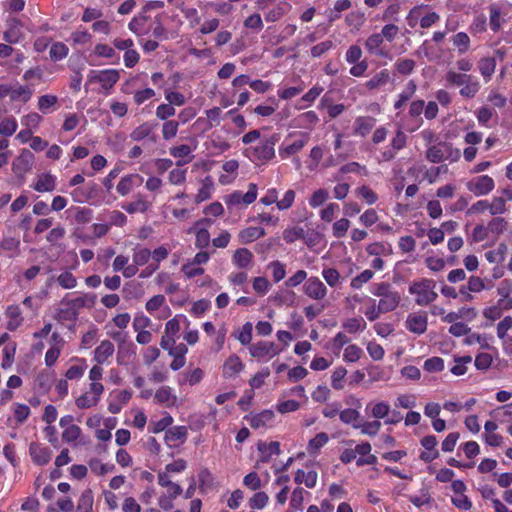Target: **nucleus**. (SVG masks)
<instances>
[{
	"mask_svg": "<svg viewBox=\"0 0 512 512\" xmlns=\"http://www.w3.org/2000/svg\"><path fill=\"white\" fill-rule=\"evenodd\" d=\"M277 135L261 139L256 145H250L243 150V155L257 166L265 165L275 157Z\"/></svg>",
	"mask_w": 512,
	"mask_h": 512,
	"instance_id": "obj_1",
	"label": "nucleus"
},
{
	"mask_svg": "<svg viewBox=\"0 0 512 512\" xmlns=\"http://www.w3.org/2000/svg\"><path fill=\"white\" fill-rule=\"evenodd\" d=\"M445 81L448 85L460 87L459 94L466 99L474 98L481 88V84L475 76L454 69H449L446 72Z\"/></svg>",
	"mask_w": 512,
	"mask_h": 512,
	"instance_id": "obj_2",
	"label": "nucleus"
},
{
	"mask_svg": "<svg viewBox=\"0 0 512 512\" xmlns=\"http://www.w3.org/2000/svg\"><path fill=\"white\" fill-rule=\"evenodd\" d=\"M435 288L436 282L433 279L421 278L414 280L409 285L408 291L414 296V301L417 305L429 306L438 298Z\"/></svg>",
	"mask_w": 512,
	"mask_h": 512,
	"instance_id": "obj_3",
	"label": "nucleus"
},
{
	"mask_svg": "<svg viewBox=\"0 0 512 512\" xmlns=\"http://www.w3.org/2000/svg\"><path fill=\"white\" fill-rule=\"evenodd\" d=\"M120 79V72L116 69L91 70L87 75L88 84L98 83L105 94H110L115 84Z\"/></svg>",
	"mask_w": 512,
	"mask_h": 512,
	"instance_id": "obj_4",
	"label": "nucleus"
},
{
	"mask_svg": "<svg viewBox=\"0 0 512 512\" xmlns=\"http://www.w3.org/2000/svg\"><path fill=\"white\" fill-rule=\"evenodd\" d=\"M250 355L259 362L266 363L282 352L274 342L257 341L248 347Z\"/></svg>",
	"mask_w": 512,
	"mask_h": 512,
	"instance_id": "obj_5",
	"label": "nucleus"
},
{
	"mask_svg": "<svg viewBox=\"0 0 512 512\" xmlns=\"http://www.w3.org/2000/svg\"><path fill=\"white\" fill-rule=\"evenodd\" d=\"M364 48L370 56L392 60L388 46L378 33H373L366 38Z\"/></svg>",
	"mask_w": 512,
	"mask_h": 512,
	"instance_id": "obj_6",
	"label": "nucleus"
},
{
	"mask_svg": "<svg viewBox=\"0 0 512 512\" xmlns=\"http://www.w3.org/2000/svg\"><path fill=\"white\" fill-rule=\"evenodd\" d=\"M424 112V101L423 100H415L412 101L409 106L408 117L402 123L403 129L408 132H414L420 128L423 123L421 119V114Z\"/></svg>",
	"mask_w": 512,
	"mask_h": 512,
	"instance_id": "obj_7",
	"label": "nucleus"
},
{
	"mask_svg": "<svg viewBox=\"0 0 512 512\" xmlns=\"http://www.w3.org/2000/svg\"><path fill=\"white\" fill-rule=\"evenodd\" d=\"M104 393V386L89 385L88 390L82 393L75 400V405L79 409H88L95 407Z\"/></svg>",
	"mask_w": 512,
	"mask_h": 512,
	"instance_id": "obj_8",
	"label": "nucleus"
},
{
	"mask_svg": "<svg viewBox=\"0 0 512 512\" xmlns=\"http://www.w3.org/2000/svg\"><path fill=\"white\" fill-rule=\"evenodd\" d=\"M257 198V185L254 183H250L248 186V191L246 193H242L241 191H234L231 194H228L224 197L225 204L227 206H239V205H249L253 203Z\"/></svg>",
	"mask_w": 512,
	"mask_h": 512,
	"instance_id": "obj_9",
	"label": "nucleus"
},
{
	"mask_svg": "<svg viewBox=\"0 0 512 512\" xmlns=\"http://www.w3.org/2000/svg\"><path fill=\"white\" fill-rule=\"evenodd\" d=\"M148 313L157 319H166L170 316L171 310L166 304L164 295L158 294L151 297L145 305Z\"/></svg>",
	"mask_w": 512,
	"mask_h": 512,
	"instance_id": "obj_10",
	"label": "nucleus"
},
{
	"mask_svg": "<svg viewBox=\"0 0 512 512\" xmlns=\"http://www.w3.org/2000/svg\"><path fill=\"white\" fill-rule=\"evenodd\" d=\"M274 418L275 414L270 409L262 410L259 413H250L244 416V420H246L249 425L256 430H265L272 427Z\"/></svg>",
	"mask_w": 512,
	"mask_h": 512,
	"instance_id": "obj_11",
	"label": "nucleus"
},
{
	"mask_svg": "<svg viewBox=\"0 0 512 512\" xmlns=\"http://www.w3.org/2000/svg\"><path fill=\"white\" fill-rule=\"evenodd\" d=\"M406 329L416 335H422L428 327V316L424 311H417L408 314L405 321Z\"/></svg>",
	"mask_w": 512,
	"mask_h": 512,
	"instance_id": "obj_12",
	"label": "nucleus"
},
{
	"mask_svg": "<svg viewBox=\"0 0 512 512\" xmlns=\"http://www.w3.org/2000/svg\"><path fill=\"white\" fill-rule=\"evenodd\" d=\"M495 187V182L488 175H481L472 178L467 183V189L476 196H485L489 194Z\"/></svg>",
	"mask_w": 512,
	"mask_h": 512,
	"instance_id": "obj_13",
	"label": "nucleus"
},
{
	"mask_svg": "<svg viewBox=\"0 0 512 512\" xmlns=\"http://www.w3.org/2000/svg\"><path fill=\"white\" fill-rule=\"evenodd\" d=\"M34 162V154L28 149H22L12 162V170L16 175L23 176L32 169Z\"/></svg>",
	"mask_w": 512,
	"mask_h": 512,
	"instance_id": "obj_14",
	"label": "nucleus"
},
{
	"mask_svg": "<svg viewBox=\"0 0 512 512\" xmlns=\"http://www.w3.org/2000/svg\"><path fill=\"white\" fill-rule=\"evenodd\" d=\"M304 294L313 300H322L327 295V288L318 277L307 279L303 287Z\"/></svg>",
	"mask_w": 512,
	"mask_h": 512,
	"instance_id": "obj_15",
	"label": "nucleus"
},
{
	"mask_svg": "<svg viewBox=\"0 0 512 512\" xmlns=\"http://www.w3.org/2000/svg\"><path fill=\"white\" fill-rule=\"evenodd\" d=\"M156 127V123H152L149 121L143 122L142 124H140L132 130L129 137L132 141L135 142H140L144 139H149L152 142H156L157 135L154 133Z\"/></svg>",
	"mask_w": 512,
	"mask_h": 512,
	"instance_id": "obj_16",
	"label": "nucleus"
},
{
	"mask_svg": "<svg viewBox=\"0 0 512 512\" xmlns=\"http://www.w3.org/2000/svg\"><path fill=\"white\" fill-rule=\"evenodd\" d=\"M154 401L166 408L178 406V397L170 386L159 387L154 394Z\"/></svg>",
	"mask_w": 512,
	"mask_h": 512,
	"instance_id": "obj_17",
	"label": "nucleus"
},
{
	"mask_svg": "<svg viewBox=\"0 0 512 512\" xmlns=\"http://www.w3.org/2000/svg\"><path fill=\"white\" fill-rule=\"evenodd\" d=\"M393 79L388 69H381L376 72L370 79H368L363 85L366 90L375 92L392 83Z\"/></svg>",
	"mask_w": 512,
	"mask_h": 512,
	"instance_id": "obj_18",
	"label": "nucleus"
},
{
	"mask_svg": "<svg viewBox=\"0 0 512 512\" xmlns=\"http://www.w3.org/2000/svg\"><path fill=\"white\" fill-rule=\"evenodd\" d=\"M29 455L35 464L43 466L48 464L51 460L52 451L49 447L32 442L29 446Z\"/></svg>",
	"mask_w": 512,
	"mask_h": 512,
	"instance_id": "obj_19",
	"label": "nucleus"
},
{
	"mask_svg": "<svg viewBox=\"0 0 512 512\" xmlns=\"http://www.w3.org/2000/svg\"><path fill=\"white\" fill-rule=\"evenodd\" d=\"M115 352L114 344L110 340H103L93 351V360L96 364H109Z\"/></svg>",
	"mask_w": 512,
	"mask_h": 512,
	"instance_id": "obj_20",
	"label": "nucleus"
},
{
	"mask_svg": "<svg viewBox=\"0 0 512 512\" xmlns=\"http://www.w3.org/2000/svg\"><path fill=\"white\" fill-rule=\"evenodd\" d=\"M144 179L140 174L132 173L121 178L116 186L117 192L121 196L128 195L133 189L142 185Z\"/></svg>",
	"mask_w": 512,
	"mask_h": 512,
	"instance_id": "obj_21",
	"label": "nucleus"
},
{
	"mask_svg": "<svg viewBox=\"0 0 512 512\" xmlns=\"http://www.w3.org/2000/svg\"><path fill=\"white\" fill-rule=\"evenodd\" d=\"M371 450L372 447L369 442H362L355 446L354 452L356 456H360L356 461L357 466L375 465L377 463V457L371 454Z\"/></svg>",
	"mask_w": 512,
	"mask_h": 512,
	"instance_id": "obj_22",
	"label": "nucleus"
},
{
	"mask_svg": "<svg viewBox=\"0 0 512 512\" xmlns=\"http://www.w3.org/2000/svg\"><path fill=\"white\" fill-rule=\"evenodd\" d=\"M95 302V296L90 294H80L75 297H70V294H67L62 299V303L64 305L71 306L75 312L79 313V309L84 307H92Z\"/></svg>",
	"mask_w": 512,
	"mask_h": 512,
	"instance_id": "obj_23",
	"label": "nucleus"
},
{
	"mask_svg": "<svg viewBox=\"0 0 512 512\" xmlns=\"http://www.w3.org/2000/svg\"><path fill=\"white\" fill-rule=\"evenodd\" d=\"M291 9V5L286 1H278L264 12V18L267 22L279 21Z\"/></svg>",
	"mask_w": 512,
	"mask_h": 512,
	"instance_id": "obj_24",
	"label": "nucleus"
},
{
	"mask_svg": "<svg viewBox=\"0 0 512 512\" xmlns=\"http://www.w3.org/2000/svg\"><path fill=\"white\" fill-rule=\"evenodd\" d=\"M319 121L318 115L314 111H307L299 114L292 119L291 125L299 129H312Z\"/></svg>",
	"mask_w": 512,
	"mask_h": 512,
	"instance_id": "obj_25",
	"label": "nucleus"
},
{
	"mask_svg": "<svg viewBox=\"0 0 512 512\" xmlns=\"http://www.w3.org/2000/svg\"><path fill=\"white\" fill-rule=\"evenodd\" d=\"M253 260V253L247 248H238L232 256V263L239 269L250 268L253 264Z\"/></svg>",
	"mask_w": 512,
	"mask_h": 512,
	"instance_id": "obj_26",
	"label": "nucleus"
},
{
	"mask_svg": "<svg viewBox=\"0 0 512 512\" xmlns=\"http://www.w3.org/2000/svg\"><path fill=\"white\" fill-rule=\"evenodd\" d=\"M73 363L66 371L65 377L67 380H79L83 377L86 369L87 362L84 358L74 357L71 359Z\"/></svg>",
	"mask_w": 512,
	"mask_h": 512,
	"instance_id": "obj_27",
	"label": "nucleus"
},
{
	"mask_svg": "<svg viewBox=\"0 0 512 512\" xmlns=\"http://www.w3.org/2000/svg\"><path fill=\"white\" fill-rule=\"evenodd\" d=\"M136 357V346L132 343L120 344L117 351V363L119 365H128Z\"/></svg>",
	"mask_w": 512,
	"mask_h": 512,
	"instance_id": "obj_28",
	"label": "nucleus"
},
{
	"mask_svg": "<svg viewBox=\"0 0 512 512\" xmlns=\"http://www.w3.org/2000/svg\"><path fill=\"white\" fill-rule=\"evenodd\" d=\"M266 231L260 226H250L239 231L238 239L242 244H249L265 236Z\"/></svg>",
	"mask_w": 512,
	"mask_h": 512,
	"instance_id": "obj_29",
	"label": "nucleus"
},
{
	"mask_svg": "<svg viewBox=\"0 0 512 512\" xmlns=\"http://www.w3.org/2000/svg\"><path fill=\"white\" fill-rule=\"evenodd\" d=\"M244 368V364L237 355H231L223 365V377L234 378Z\"/></svg>",
	"mask_w": 512,
	"mask_h": 512,
	"instance_id": "obj_30",
	"label": "nucleus"
},
{
	"mask_svg": "<svg viewBox=\"0 0 512 512\" xmlns=\"http://www.w3.org/2000/svg\"><path fill=\"white\" fill-rule=\"evenodd\" d=\"M400 301V293L394 290L388 295L383 296L379 299V310H381L383 313L394 311L399 306Z\"/></svg>",
	"mask_w": 512,
	"mask_h": 512,
	"instance_id": "obj_31",
	"label": "nucleus"
},
{
	"mask_svg": "<svg viewBox=\"0 0 512 512\" xmlns=\"http://www.w3.org/2000/svg\"><path fill=\"white\" fill-rule=\"evenodd\" d=\"M257 449L261 453V462L267 463L273 455H279L280 443L277 441H272L270 443L260 441L257 444Z\"/></svg>",
	"mask_w": 512,
	"mask_h": 512,
	"instance_id": "obj_32",
	"label": "nucleus"
},
{
	"mask_svg": "<svg viewBox=\"0 0 512 512\" xmlns=\"http://www.w3.org/2000/svg\"><path fill=\"white\" fill-rule=\"evenodd\" d=\"M309 139L308 134L302 138L293 141L290 144H282L279 148V154L282 158H288L291 155L297 154L307 144Z\"/></svg>",
	"mask_w": 512,
	"mask_h": 512,
	"instance_id": "obj_33",
	"label": "nucleus"
},
{
	"mask_svg": "<svg viewBox=\"0 0 512 512\" xmlns=\"http://www.w3.org/2000/svg\"><path fill=\"white\" fill-rule=\"evenodd\" d=\"M366 412L370 411V415L375 419H384L389 416L391 412V407L387 402L378 401V402H370L366 406Z\"/></svg>",
	"mask_w": 512,
	"mask_h": 512,
	"instance_id": "obj_34",
	"label": "nucleus"
},
{
	"mask_svg": "<svg viewBox=\"0 0 512 512\" xmlns=\"http://www.w3.org/2000/svg\"><path fill=\"white\" fill-rule=\"evenodd\" d=\"M376 124V119L371 116H360L354 122V134L359 136H366L370 133Z\"/></svg>",
	"mask_w": 512,
	"mask_h": 512,
	"instance_id": "obj_35",
	"label": "nucleus"
},
{
	"mask_svg": "<svg viewBox=\"0 0 512 512\" xmlns=\"http://www.w3.org/2000/svg\"><path fill=\"white\" fill-rule=\"evenodd\" d=\"M56 187V177L50 173H43L37 177L33 189L37 192H51Z\"/></svg>",
	"mask_w": 512,
	"mask_h": 512,
	"instance_id": "obj_36",
	"label": "nucleus"
},
{
	"mask_svg": "<svg viewBox=\"0 0 512 512\" xmlns=\"http://www.w3.org/2000/svg\"><path fill=\"white\" fill-rule=\"evenodd\" d=\"M318 474L315 470L304 471L298 469L295 473L294 481L298 485L304 484L307 488H314L317 484Z\"/></svg>",
	"mask_w": 512,
	"mask_h": 512,
	"instance_id": "obj_37",
	"label": "nucleus"
},
{
	"mask_svg": "<svg viewBox=\"0 0 512 512\" xmlns=\"http://www.w3.org/2000/svg\"><path fill=\"white\" fill-rule=\"evenodd\" d=\"M78 318V312H75L71 306L64 305L62 300L59 307L56 309L55 319L64 324L66 322H75Z\"/></svg>",
	"mask_w": 512,
	"mask_h": 512,
	"instance_id": "obj_38",
	"label": "nucleus"
},
{
	"mask_svg": "<svg viewBox=\"0 0 512 512\" xmlns=\"http://www.w3.org/2000/svg\"><path fill=\"white\" fill-rule=\"evenodd\" d=\"M478 69L485 82H489L496 69V60L493 57L481 58L478 62Z\"/></svg>",
	"mask_w": 512,
	"mask_h": 512,
	"instance_id": "obj_39",
	"label": "nucleus"
},
{
	"mask_svg": "<svg viewBox=\"0 0 512 512\" xmlns=\"http://www.w3.org/2000/svg\"><path fill=\"white\" fill-rule=\"evenodd\" d=\"M417 85L414 80H409L405 88L398 95L397 100L394 102V109L399 110L402 106L409 101L415 94Z\"/></svg>",
	"mask_w": 512,
	"mask_h": 512,
	"instance_id": "obj_40",
	"label": "nucleus"
},
{
	"mask_svg": "<svg viewBox=\"0 0 512 512\" xmlns=\"http://www.w3.org/2000/svg\"><path fill=\"white\" fill-rule=\"evenodd\" d=\"M6 316L8 318L7 321V329L10 331L16 330L23 321V318L21 316V311L18 306L12 305L9 306L6 310Z\"/></svg>",
	"mask_w": 512,
	"mask_h": 512,
	"instance_id": "obj_41",
	"label": "nucleus"
},
{
	"mask_svg": "<svg viewBox=\"0 0 512 512\" xmlns=\"http://www.w3.org/2000/svg\"><path fill=\"white\" fill-rule=\"evenodd\" d=\"M352 6L350 0H337L334 4V7L328 11H326V16L330 23L341 18V13L343 11L348 10Z\"/></svg>",
	"mask_w": 512,
	"mask_h": 512,
	"instance_id": "obj_42",
	"label": "nucleus"
},
{
	"mask_svg": "<svg viewBox=\"0 0 512 512\" xmlns=\"http://www.w3.org/2000/svg\"><path fill=\"white\" fill-rule=\"evenodd\" d=\"M342 327L346 332L355 334L366 329V322L362 317H352L342 322Z\"/></svg>",
	"mask_w": 512,
	"mask_h": 512,
	"instance_id": "obj_43",
	"label": "nucleus"
},
{
	"mask_svg": "<svg viewBox=\"0 0 512 512\" xmlns=\"http://www.w3.org/2000/svg\"><path fill=\"white\" fill-rule=\"evenodd\" d=\"M33 95V90L27 85H19L11 89L10 98L13 101L28 102Z\"/></svg>",
	"mask_w": 512,
	"mask_h": 512,
	"instance_id": "obj_44",
	"label": "nucleus"
},
{
	"mask_svg": "<svg viewBox=\"0 0 512 512\" xmlns=\"http://www.w3.org/2000/svg\"><path fill=\"white\" fill-rule=\"evenodd\" d=\"M365 21V13L360 10L351 11L345 17L347 26L357 31L364 25Z\"/></svg>",
	"mask_w": 512,
	"mask_h": 512,
	"instance_id": "obj_45",
	"label": "nucleus"
},
{
	"mask_svg": "<svg viewBox=\"0 0 512 512\" xmlns=\"http://www.w3.org/2000/svg\"><path fill=\"white\" fill-rule=\"evenodd\" d=\"M381 427L382 424L378 420L359 422L358 425H355V429H359L361 434L370 437L376 436Z\"/></svg>",
	"mask_w": 512,
	"mask_h": 512,
	"instance_id": "obj_46",
	"label": "nucleus"
},
{
	"mask_svg": "<svg viewBox=\"0 0 512 512\" xmlns=\"http://www.w3.org/2000/svg\"><path fill=\"white\" fill-rule=\"evenodd\" d=\"M452 44L457 48L459 54H464L470 49L471 40L467 33L458 32L451 38Z\"/></svg>",
	"mask_w": 512,
	"mask_h": 512,
	"instance_id": "obj_47",
	"label": "nucleus"
},
{
	"mask_svg": "<svg viewBox=\"0 0 512 512\" xmlns=\"http://www.w3.org/2000/svg\"><path fill=\"white\" fill-rule=\"evenodd\" d=\"M150 204L142 196L138 195L137 199L133 202L127 203L122 208L129 214L137 212L144 213L149 209Z\"/></svg>",
	"mask_w": 512,
	"mask_h": 512,
	"instance_id": "obj_48",
	"label": "nucleus"
},
{
	"mask_svg": "<svg viewBox=\"0 0 512 512\" xmlns=\"http://www.w3.org/2000/svg\"><path fill=\"white\" fill-rule=\"evenodd\" d=\"M56 281L63 289H73L77 286V278L72 274L70 270L62 271L56 278Z\"/></svg>",
	"mask_w": 512,
	"mask_h": 512,
	"instance_id": "obj_49",
	"label": "nucleus"
},
{
	"mask_svg": "<svg viewBox=\"0 0 512 512\" xmlns=\"http://www.w3.org/2000/svg\"><path fill=\"white\" fill-rule=\"evenodd\" d=\"M204 377V372L201 368H195L187 373H185L184 378L178 380V384L180 386L184 384H189L190 386L197 385L202 381Z\"/></svg>",
	"mask_w": 512,
	"mask_h": 512,
	"instance_id": "obj_50",
	"label": "nucleus"
},
{
	"mask_svg": "<svg viewBox=\"0 0 512 512\" xmlns=\"http://www.w3.org/2000/svg\"><path fill=\"white\" fill-rule=\"evenodd\" d=\"M428 9V5H416L412 9H410L408 15L406 16L407 24L411 28H415L417 24L421 23L422 18V12L426 11Z\"/></svg>",
	"mask_w": 512,
	"mask_h": 512,
	"instance_id": "obj_51",
	"label": "nucleus"
},
{
	"mask_svg": "<svg viewBox=\"0 0 512 512\" xmlns=\"http://www.w3.org/2000/svg\"><path fill=\"white\" fill-rule=\"evenodd\" d=\"M191 232L195 234V246L204 249L210 244V233L208 229L192 227Z\"/></svg>",
	"mask_w": 512,
	"mask_h": 512,
	"instance_id": "obj_52",
	"label": "nucleus"
},
{
	"mask_svg": "<svg viewBox=\"0 0 512 512\" xmlns=\"http://www.w3.org/2000/svg\"><path fill=\"white\" fill-rule=\"evenodd\" d=\"M374 277V272L371 269H365L360 274L351 279L350 287L353 290L361 289Z\"/></svg>",
	"mask_w": 512,
	"mask_h": 512,
	"instance_id": "obj_53",
	"label": "nucleus"
},
{
	"mask_svg": "<svg viewBox=\"0 0 512 512\" xmlns=\"http://www.w3.org/2000/svg\"><path fill=\"white\" fill-rule=\"evenodd\" d=\"M69 48L63 42H55L51 45L49 55L51 60L60 61L68 56Z\"/></svg>",
	"mask_w": 512,
	"mask_h": 512,
	"instance_id": "obj_54",
	"label": "nucleus"
},
{
	"mask_svg": "<svg viewBox=\"0 0 512 512\" xmlns=\"http://www.w3.org/2000/svg\"><path fill=\"white\" fill-rule=\"evenodd\" d=\"M267 268L271 271L275 283L280 282L286 276V265L279 260L271 261Z\"/></svg>",
	"mask_w": 512,
	"mask_h": 512,
	"instance_id": "obj_55",
	"label": "nucleus"
},
{
	"mask_svg": "<svg viewBox=\"0 0 512 512\" xmlns=\"http://www.w3.org/2000/svg\"><path fill=\"white\" fill-rule=\"evenodd\" d=\"M58 97L52 94L42 95L38 99V109L47 114L52 111L53 107L57 104Z\"/></svg>",
	"mask_w": 512,
	"mask_h": 512,
	"instance_id": "obj_56",
	"label": "nucleus"
},
{
	"mask_svg": "<svg viewBox=\"0 0 512 512\" xmlns=\"http://www.w3.org/2000/svg\"><path fill=\"white\" fill-rule=\"evenodd\" d=\"M18 128V123L13 116L6 117L0 121V135L4 137L12 136Z\"/></svg>",
	"mask_w": 512,
	"mask_h": 512,
	"instance_id": "obj_57",
	"label": "nucleus"
},
{
	"mask_svg": "<svg viewBox=\"0 0 512 512\" xmlns=\"http://www.w3.org/2000/svg\"><path fill=\"white\" fill-rule=\"evenodd\" d=\"M363 354L362 349L356 344H350L344 349L343 360L347 363L357 362Z\"/></svg>",
	"mask_w": 512,
	"mask_h": 512,
	"instance_id": "obj_58",
	"label": "nucleus"
},
{
	"mask_svg": "<svg viewBox=\"0 0 512 512\" xmlns=\"http://www.w3.org/2000/svg\"><path fill=\"white\" fill-rule=\"evenodd\" d=\"M339 418L344 424L352 425L355 428V425H358V419L360 418V414L357 410L352 408H347L339 413Z\"/></svg>",
	"mask_w": 512,
	"mask_h": 512,
	"instance_id": "obj_59",
	"label": "nucleus"
},
{
	"mask_svg": "<svg viewBox=\"0 0 512 512\" xmlns=\"http://www.w3.org/2000/svg\"><path fill=\"white\" fill-rule=\"evenodd\" d=\"M3 39L9 44H16L22 40V33L17 21H15V24L11 25L7 31H5Z\"/></svg>",
	"mask_w": 512,
	"mask_h": 512,
	"instance_id": "obj_60",
	"label": "nucleus"
},
{
	"mask_svg": "<svg viewBox=\"0 0 512 512\" xmlns=\"http://www.w3.org/2000/svg\"><path fill=\"white\" fill-rule=\"evenodd\" d=\"M269 502V496L264 491L256 492L250 499H249V506L252 509H263L267 506Z\"/></svg>",
	"mask_w": 512,
	"mask_h": 512,
	"instance_id": "obj_61",
	"label": "nucleus"
},
{
	"mask_svg": "<svg viewBox=\"0 0 512 512\" xmlns=\"http://www.w3.org/2000/svg\"><path fill=\"white\" fill-rule=\"evenodd\" d=\"M322 277L330 287H336L340 283L341 275L335 268H324L322 270Z\"/></svg>",
	"mask_w": 512,
	"mask_h": 512,
	"instance_id": "obj_62",
	"label": "nucleus"
},
{
	"mask_svg": "<svg viewBox=\"0 0 512 512\" xmlns=\"http://www.w3.org/2000/svg\"><path fill=\"white\" fill-rule=\"evenodd\" d=\"M41 121L42 117L36 112L28 113L21 118V124L32 131L39 128Z\"/></svg>",
	"mask_w": 512,
	"mask_h": 512,
	"instance_id": "obj_63",
	"label": "nucleus"
},
{
	"mask_svg": "<svg viewBox=\"0 0 512 512\" xmlns=\"http://www.w3.org/2000/svg\"><path fill=\"white\" fill-rule=\"evenodd\" d=\"M93 505V495L91 490L84 491L78 501V512H91Z\"/></svg>",
	"mask_w": 512,
	"mask_h": 512,
	"instance_id": "obj_64",
	"label": "nucleus"
}]
</instances>
